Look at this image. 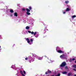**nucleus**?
I'll return each mask as SVG.
<instances>
[{"label":"nucleus","instance_id":"nucleus-1","mask_svg":"<svg viewBox=\"0 0 76 76\" xmlns=\"http://www.w3.org/2000/svg\"><path fill=\"white\" fill-rule=\"evenodd\" d=\"M60 57L62 59H65L66 58V57H67V56L65 55H63L60 56Z\"/></svg>","mask_w":76,"mask_h":76},{"label":"nucleus","instance_id":"nucleus-2","mask_svg":"<svg viewBox=\"0 0 76 76\" xmlns=\"http://www.w3.org/2000/svg\"><path fill=\"white\" fill-rule=\"evenodd\" d=\"M66 62H64L60 65V67H64V66H66Z\"/></svg>","mask_w":76,"mask_h":76},{"label":"nucleus","instance_id":"nucleus-3","mask_svg":"<svg viewBox=\"0 0 76 76\" xmlns=\"http://www.w3.org/2000/svg\"><path fill=\"white\" fill-rule=\"evenodd\" d=\"M28 57L29 58H30V60L31 61H34V58L31 57V56H29Z\"/></svg>","mask_w":76,"mask_h":76},{"label":"nucleus","instance_id":"nucleus-4","mask_svg":"<svg viewBox=\"0 0 76 76\" xmlns=\"http://www.w3.org/2000/svg\"><path fill=\"white\" fill-rule=\"evenodd\" d=\"M57 52L59 53H64V52L62 51V50H58Z\"/></svg>","mask_w":76,"mask_h":76},{"label":"nucleus","instance_id":"nucleus-5","mask_svg":"<svg viewBox=\"0 0 76 76\" xmlns=\"http://www.w3.org/2000/svg\"><path fill=\"white\" fill-rule=\"evenodd\" d=\"M26 11H27V12H30V10L26 8Z\"/></svg>","mask_w":76,"mask_h":76},{"label":"nucleus","instance_id":"nucleus-6","mask_svg":"<svg viewBox=\"0 0 76 76\" xmlns=\"http://www.w3.org/2000/svg\"><path fill=\"white\" fill-rule=\"evenodd\" d=\"M14 16H16V17L18 16V14L17 13V12H16L14 13Z\"/></svg>","mask_w":76,"mask_h":76},{"label":"nucleus","instance_id":"nucleus-7","mask_svg":"<svg viewBox=\"0 0 76 76\" xmlns=\"http://www.w3.org/2000/svg\"><path fill=\"white\" fill-rule=\"evenodd\" d=\"M26 40H27V42L28 43H29V42H30V41H29V39L27 38L26 39Z\"/></svg>","mask_w":76,"mask_h":76},{"label":"nucleus","instance_id":"nucleus-8","mask_svg":"<svg viewBox=\"0 0 76 76\" xmlns=\"http://www.w3.org/2000/svg\"><path fill=\"white\" fill-rule=\"evenodd\" d=\"M10 12L11 13H13L14 11L12 10L11 9L10 10Z\"/></svg>","mask_w":76,"mask_h":76},{"label":"nucleus","instance_id":"nucleus-9","mask_svg":"<svg viewBox=\"0 0 76 76\" xmlns=\"http://www.w3.org/2000/svg\"><path fill=\"white\" fill-rule=\"evenodd\" d=\"M62 73H63V74H64V75H65L66 74H67V72H62Z\"/></svg>","mask_w":76,"mask_h":76},{"label":"nucleus","instance_id":"nucleus-10","mask_svg":"<svg viewBox=\"0 0 76 76\" xmlns=\"http://www.w3.org/2000/svg\"><path fill=\"white\" fill-rule=\"evenodd\" d=\"M72 73H68V76H72Z\"/></svg>","mask_w":76,"mask_h":76},{"label":"nucleus","instance_id":"nucleus-11","mask_svg":"<svg viewBox=\"0 0 76 76\" xmlns=\"http://www.w3.org/2000/svg\"><path fill=\"white\" fill-rule=\"evenodd\" d=\"M26 14H27V15H31V13L29 12H26Z\"/></svg>","mask_w":76,"mask_h":76},{"label":"nucleus","instance_id":"nucleus-12","mask_svg":"<svg viewBox=\"0 0 76 76\" xmlns=\"http://www.w3.org/2000/svg\"><path fill=\"white\" fill-rule=\"evenodd\" d=\"M38 60H42V58H41V57H38Z\"/></svg>","mask_w":76,"mask_h":76},{"label":"nucleus","instance_id":"nucleus-13","mask_svg":"<svg viewBox=\"0 0 76 76\" xmlns=\"http://www.w3.org/2000/svg\"><path fill=\"white\" fill-rule=\"evenodd\" d=\"M28 8H29V9L30 10H32V7H31V6L29 7Z\"/></svg>","mask_w":76,"mask_h":76},{"label":"nucleus","instance_id":"nucleus-14","mask_svg":"<svg viewBox=\"0 0 76 76\" xmlns=\"http://www.w3.org/2000/svg\"><path fill=\"white\" fill-rule=\"evenodd\" d=\"M69 10H70L69 8H67L66 10V12H68V11H69Z\"/></svg>","mask_w":76,"mask_h":76},{"label":"nucleus","instance_id":"nucleus-15","mask_svg":"<svg viewBox=\"0 0 76 76\" xmlns=\"http://www.w3.org/2000/svg\"><path fill=\"white\" fill-rule=\"evenodd\" d=\"M26 29H29V27L28 26H26Z\"/></svg>","mask_w":76,"mask_h":76},{"label":"nucleus","instance_id":"nucleus-16","mask_svg":"<svg viewBox=\"0 0 76 76\" xmlns=\"http://www.w3.org/2000/svg\"><path fill=\"white\" fill-rule=\"evenodd\" d=\"M48 74H49V73H51V71H50V70H48Z\"/></svg>","mask_w":76,"mask_h":76},{"label":"nucleus","instance_id":"nucleus-17","mask_svg":"<svg viewBox=\"0 0 76 76\" xmlns=\"http://www.w3.org/2000/svg\"><path fill=\"white\" fill-rule=\"evenodd\" d=\"M73 68H76V65H74L73 66Z\"/></svg>","mask_w":76,"mask_h":76},{"label":"nucleus","instance_id":"nucleus-18","mask_svg":"<svg viewBox=\"0 0 76 76\" xmlns=\"http://www.w3.org/2000/svg\"><path fill=\"white\" fill-rule=\"evenodd\" d=\"M65 3L66 4H68L69 3V1H65Z\"/></svg>","mask_w":76,"mask_h":76},{"label":"nucleus","instance_id":"nucleus-19","mask_svg":"<svg viewBox=\"0 0 76 76\" xmlns=\"http://www.w3.org/2000/svg\"><path fill=\"white\" fill-rule=\"evenodd\" d=\"M22 10L25 12V11H26V9H25L23 8L22 9Z\"/></svg>","mask_w":76,"mask_h":76},{"label":"nucleus","instance_id":"nucleus-20","mask_svg":"<svg viewBox=\"0 0 76 76\" xmlns=\"http://www.w3.org/2000/svg\"><path fill=\"white\" fill-rule=\"evenodd\" d=\"M72 18H76V16L75 15H74L72 16Z\"/></svg>","mask_w":76,"mask_h":76},{"label":"nucleus","instance_id":"nucleus-21","mask_svg":"<svg viewBox=\"0 0 76 76\" xmlns=\"http://www.w3.org/2000/svg\"><path fill=\"white\" fill-rule=\"evenodd\" d=\"M23 73H24V75H26V72H25V71H23Z\"/></svg>","mask_w":76,"mask_h":76},{"label":"nucleus","instance_id":"nucleus-22","mask_svg":"<svg viewBox=\"0 0 76 76\" xmlns=\"http://www.w3.org/2000/svg\"><path fill=\"white\" fill-rule=\"evenodd\" d=\"M30 41H31V42H33V40H32V39H30Z\"/></svg>","mask_w":76,"mask_h":76},{"label":"nucleus","instance_id":"nucleus-23","mask_svg":"<svg viewBox=\"0 0 76 76\" xmlns=\"http://www.w3.org/2000/svg\"><path fill=\"white\" fill-rule=\"evenodd\" d=\"M20 73H21V75L23 74V72H22V71L21 70L20 71Z\"/></svg>","mask_w":76,"mask_h":76},{"label":"nucleus","instance_id":"nucleus-24","mask_svg":"<svg viewBox=\"0 0 76 76\" xmlns=\"http://www.w3.org/2000/svg\"><path fill=\"white\" fill-rule=\"evenodd\" d=\"M37 34V32H35L34 33V35L35 36V35Z\"/></svg>","mask_w":76,"mask_h":76},{"label":"nucleus","instance_id":"nucleus-25","mask_svg":"<svg viewBox=\"0 0 76 76\" xmlns=\"http://www.w3.org/2000/svg\"><path fill=\"white\" fill-rule=\"evenodd\" d=\"M38 37V34H37L36 35V36H35V37L36 38H37V37Z\"/></svg>","mask_w":76,"mask_h":76},{"label":"nucleus","instance_id":"nucleus-26","mask_svg":"<svg viewBox=\"0 0 76 76\" xmlns=\"http://www.w3.org/2000/svg\"><path fill=\"white\" fill-rule=\"evenodd\" d=\"M45 74H46V75H47V74H48V72H46L45 73Z\"/></svg>","mask_w":76,"mask_h":76},{"label":"nucleus","instance_id":"nucleus-27","mask_svg":"<svg viewBox=\"0 0 76 76\" xmlns=\"http://www.w3.org/2000/svg\"><path fill=\"white\" fill-rule=\"evenodd\" d=\"M31 34H34V32L33 31H32L31 32Z\"/></svg>","mask_w":76,"mask_h":76},{"label":"nucleus","instance_id":"nucleus-28","mask_svg":"<svg viewBox=\"0 0 76 76\" xmlns=\"http://www.w3.org/2000/svg\"><path fill=\"white\" fill-rule=\"evenodd\" d=\"M75 60V58H73L72 59V60L73 61H74V60Z\"/></svg>","mask_w":76,"mask_h":76},{"label":"nucleus","instance_id":"nucleus-29","mask_svg":"<svg viewBox=\"0 0 76 76\" xmlns=\"http://www.w3.org/2000/svg\"><path fill=\"white\" fill-rule=\"evenodd\" d=\"M28 33H31V31H28Z\"/></svg>","mask_w":76,"mask_h":76},{"label":"nucleus","instance_id":"nucleus-30","mask_svg":"<svg viewBox=\"0 0 76 76\" xmlns=\"http://www.w3.org/2000/svg\"><path fill=\"white\" fill-rule=\"evenodd\" d=\"M25 60H28V58H25Z\"/></svg>","mask_w":76,"mask_h":76},{"label":"nucleus","instance_id":"nucleus-31","mask_svg":"<svg viewBox=\"0 0 76 76\" xmlns=\"http://www.w3.org/2000/svg\"><path fill=\"white\" fill-rule=\"evenodd\" d=\"M29 62L30 63H31V62H32V61H31V60H30V61H29Z\"/></svg>","mask_w":76,"mask_h":76},{"label":"nucleus","instance_id":"nucleus-32","mask_svg":"<svg viewBox=\"0 0 76 76\" xmlns=\"http://www.w3.org/2000/svg\"><path fill=\"white\" fill-rule=\"evenodd\" d=\"M73 70H74L75 71H76V70L75 69V68L73 69Z\"/></svg>","mask_w":76,"mask_h":76},{"label":"nucleus","instance_id":"nucleus-33","mask_svg":"<svg viewBox=\"0 0 76 76\" xmlns=\"http://www.w3.org/2000/svg\"><path fill=\"white\" fill-rule=\"evenodd\" d=\"M10 16H11V17H12V16H13V15H12L11 14V15H10Z\"/></svg>","mask_w":76,"mask_h":76},{"label":"nucleus","instance_id":"nucleus-34","mask_svg":"<svg viewBox=\"0 0 76 76\" xmlns=\"http://www.w3.org/2000/svg\"><path fill=\"white\" fill-rule=\"evenodd\" d=\"M65 68H66V69H68L67 66H65Z\"/></svg>","mask_w":76,"mask_h":76},{"label":"nucleus","instance_id":"nucleus-35","mask_svg":"<svg viewBox=\"0 0 76 76\" xmlns=\"http://www.w3.org/2000/svg\"><path fill=\"white\" fill-rule=\"evenodd\" d=\"M22 76H25V75L24 74H22Z\"/></svg>","mask_w":76,"mask_h":76},{"label":"nucleus","instance_id":"nucleus-36","mask_svg":"<svg viewBox=\"0 0 76 76\" xmlns=\"http://www.w3.org/2000/svg\"><path fill=\"white\" fill-rule=\"evenodd\" d=\"M63 13H64V14H65V13H66V12H63Z\"/></svg>","mask_w":76,"mask_h":76},{"label":"nucleus","instance_id":"nucleus-37","mask_svg":"<svg viewBox=\"0 0 76 76\" xmlns=\"http://www.w3.org/2000/svg\"><path fill=\"white\" fill-rule=\"evenodd\" d=\"M74 76H76V74L74 75Z\"/></svg>","mask_w":76,"mask_h":76},{"label":"nucleus","instance_id":"nucleus-38","mask_svg":"<svg viewBox=\"0 0 76 76\" xmlns=\"http://www.w3.org/2000/svg\"><path fill=\"white\" fill-rule=\"evenodd\" d=\"M75 63H76V60H75Z\"/></svg>","mask_w":76,"mask_h":76},{"label":"nucleus","instance_id":"nucleus-39","mask_svg":"<svg viewBox=\"0 0 76 76\" xmlns=\"http://www.w3.org/2000/svg\"><path fill=\"white\" fill-rule=\"evenodd\" d=\"M1 48V46H0V48Z\"/></svg>","mask_w":76,"mask_h":76},{"label":"nucleus","instance_id":"nucleus-40","mask_svg":"<svg viewBox=\"0 0 76 76\" xmlns=\"http://www.w3.org/2000/svg\"><path fill=\"white\" fill-rule=\"evenodd\" d=\"M29 44H30V43H29Z\"/></svg>","mask_w":76,"mask_h":76}]
</instances>
